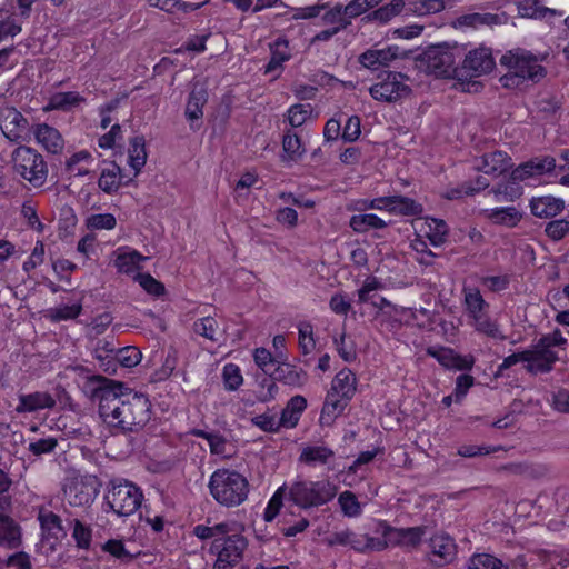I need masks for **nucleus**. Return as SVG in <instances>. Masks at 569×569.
I'll return each instance as SVG.
<instances>
[{
  "instance_id": "6",
  "label": "nucleus",
  "mask_w": 569,
  "mask_h": 569,
  "mask_svg": "<svg viewBox=\"0 0 569 569\" xmlns=\"http://www.w3.org/2000/svg\"><path fill=\"white\" fill-rule=\"evenodd\" d=\"M566 345L567 339L558 329L541 337L530 349L526 350V369L531 373L549 372L559 359L555 348Z\"/></svg>"
},
{
  "instance_id": "34",
  "label": "nucleus",
  "mask_w": 569,
  "mask_h": 569,
  "mask_svg": "<svg viewBox=\"0 0 569 569\" xmlns=\"http://www.w3.org/2000/svg\"><path fill=\"white\" fill-rule=\"evenodd\" d=\"M84 101V98L76 91L57 92L52 94L44 111L51 110H69Z\"/></svg>"
},
{
  "instance_id": "1",
  "label": "nucleus",
  "mask_w": 569,
  "mask_h": 569,
  "mask_svg": "<svg viewBox=\"0 0 569 569\" xmlns=\"http://www.w3.org/2000/svg\"><path fill=\"white\" fill-rule=\"evenodd\" d=\"M103 423L118 433L137 432L150 420L149 399L123 383L93 376L88 381Z\"/></svg>"
},
{
  "instance_id": "63",
  "label": "nucleus",
  "mask_w": 569,
  "mask_h": 569,
  "mask_svg": "<svg viewBox=\"0 0 569 569\" xmlns=\"http://www.w3.org/2000/svg\"><path fill=\"white\" fill-rule=\"evenodd\" d=\"M252 423L266 432H277L281 428V422L274 415L262 413L251 419Z\"/></svg>"
},
{
  "instance_id": "42",
  "label": "nucleus",
  "mask_w": 569,
  "mask_h": 569,
  "mask_svg": "<svg viewBox=\"0 0 569 569\" xmlns=\"http://www.w3.org/2000/svg\"><path fill=\"white\" fill-rule=\"evenodd\" d=\"M287 118L292 128H299L313 120V107L310 103L293 104L288 109Z\"/></svg>"
},
{
  "instance_id": "24",
  "label": "nucleus",
  "mask_w": 569,
  "mask_h": 569,
  "mask_svg": "<svg viewBox=\"0 0 569 569\" xmlns=\"http://www.w3.org/2000/svg\"><path fill=\"white\" fill-rule=\"evenodd\" d=\"M428 355L436 358L440 365L449 369L465 370L473 365L471 357H461L449 348H429Z\"/></svg>"
},
{
  "instance_id": "44",
  "label": "nucleus",
  "mask_w": 569,
  "mask_h": 569,
  "mask_svg": "<svg viewBox=\"0 0 569 569\" xmlns=\"http://www.w3.org/2000/svg\"><path fill=\"white\" fill-rule=\"evenodd\" d=\"M230 532L231 525L229 522H219L213 526L197 525L193 528V535L200 540L212 539V541H216Z\"/></svg>"
},
{
  "instance_id": "41",
  "label": "nucleus",
  "mask_w": 569,
  "mask_h": 569,
  "mask_svg": "<svg viewBox=\"0 0 569 569\" xmlns=\"http://www.w3.org/2000/svg\"><path fill=\"white\" fill-rule=\"evenodd\" d=\"M282 150H283V154H282L283 161H297L305 153V148L301 143L300 138L291 131H287L283 134Z\"/></svg>"
},
{
  "instance_id": "25",
  "label": "nucleus",
  "mask_w": 569,
  "mask_h": 569,
  "mask_svg": "<svg viewBox=\"0 0 569 569\" xmlns=\"http://www.w3.org/2000/svg\"><path fill=\"white\" fill-rule=\"evenodd\" d=\"M481 213L491 223L506 228L516 227L522 218L520 211L512 206L483 209Z\"/></svg>"
},
{
  "instance_id": "18",
  "label": "nucleus",
  "mask_w": 569,
  "mask_h": 569,
  "mask_svg": "<svg viewBox=\"0 0 569 569\" xmlns=\"http://www.w3.org/2000/svg\"><path fill=\"white\" fill-rule=\"evenodd\" d=\"M372 531L373 536L366 535L369 551H382L392 548V545H395V527H391L385 520H376Z\"/></svg>"
},
{
  "instance_id": "62",
  "label": "nucleus",
  "mask_w": 569,
  "mask_h": 569,
  "mask_svg": "<svg viewBox=\"0 0 569 569\" xmlns=\"http://www.w3.org/2000/svg\"><path fill=\"white\" fill-rule=\"evenodd\" d=\"M223 381L229 390H236L242 385L243 378L237 365L228 363L223 367Z\"/></svg>"
},
{
  "instance_id": "60",
  "label": "nucleus",
  "mask_w": 569,
  "mask_h": 569,
  "mask_svg": "<svg viewBox=\"0 0 569 569\" xmlns=\"http://www.w3.org/2000/svg\"><path fill=\"white\" fill-rule=\"evenodd\" d=\"M381 0H351L347 6L342 7L347 18L351 21L353 18L368 11Z\"/></svg>"
},
{
  "instance_id": "57",
  "label": "nucleus",
  "mask_w": 569,
  "mask_h": 569,
  "mask_svg": "<svg viewBox=\"0 0 569 569\" xmlns=\"http://www.w3.org/2000/svg\"><path fill=\"white\" fill-rule=\"evenodd\" d=\"M383 284L382 282L373 277H367L362 283V286L358 289V302L359 303H367L371 301L375 298V292L382 289Z\"/></svg>"
},
{
  "instance_id": "36",
  "label": "nucleus",
  "mask_w": 569,
  "mask_h": 569,
  "mask_svg": "<svg viewBox=\"0 0 569 569\" xmlns=\"http://www.w3.org/2000/svg\"><path fill=\"white\" fill-rule=\"evenodd\" d=\"M333 455V451L328 447L307 446L301 451L300 461L310 466L326 465Z\"/></svg>"
},
{
  "instance_id": "37",
  "label": "nucleus",
  "mask_w": 569,
  "mask_h": 569,
  "mask_svg": "<svg viewBox=\"0 0 569 569\" xmlns=\"http://www.w3.org/2000/svg\"><path fill=\"white\" fill-rule=\"evenodd\" d=\"M349 226L356 232H367L371 229H383L387 222L375 213H362L352 216Z\"/></svg>"
},
{
  "instance_id": "49",
  "label": "nucleus",
  "mask_w": 569,
  "mask_h": 569,
  "mask_svg": "<svg viewBox=\"0 0 569 569\" xmlns=\"http://www.w3.org/2000/svg\"><path fill=\"white\" fill-rule=\"evenodd\" d=\"M338 503L345 517L357 518L362 513V505L351 491H342L338 497Z\"/></svg>"
},
{
  "instance_id": "39",
  "label": "nucleus",
  "mask_w": 569,
  "mask_h": 569,
  "mask_svg": "<svg viewBox=\"0 0 569 569\" xmlns=\"http://www.w3.org/2000/svg\"><path fill=\"white\" fill-rule=\"evenodd\" d=\"M207 102V92L202 88H193L186 106V117L189 121L199 120L203 116V106Z\"/></svg>"
},
{
  "instance_id": "61",
  "label": "nucleus",
  "mask_w": 569,
  "mask_h": 569,
  "mask_svg": "<svg viewBox=\"0 0 569 569\" xmlns=\"http://www.w3.org/2000/svg\"><path fill=\"white\" fill-rule=\"evenodd\" d=\"M545 232L551 240L559 241L569 233V221L566 219L552 220L547 223Z\"/></svg>"
},
{
  "instance_id": "33",
  "label": "nucleus",
  "mask_w": 569,
  "mask_h": 569,
  "mask_svg": "<svg viewBox=\"0 0 569 569\" xmlns=\"http://www.w3.org/2000/svg\"><path fill=\"white\" fill-rule=\"evenodd\" d=\"M276 380L282 381L289 386H302L306 381V375L301 370H298L293 366L287 362L278 363L277 368H274L271 373Z\"/></svg>"
},
{
  "instance_id": "19",
  "label": "nucleus",
  "mask_w": 569,
  "mask_h": 569,
  "mask_svg": "<svg viewBox=\"0 0 569 569\" xmlns=\"http://www.w3.org/2000/svg\"><path fill=\"white\" fill-rule=\"evenodd\" d=\"M16 411L18 413H31L43 409H51L56 406L54 398L47 391H36L20 395Z\"/></svg>"
},
{
  "instance_id": "3",
  "label": "nucleus",
  "mask_w": 569,
  "mask_h": 569,
  "mask_svg": "<svg viewBox=\"0 0 569 569\" xmlns=\"http://www.w3.org/2000/svg\"><path fill=\"white\" fill-rule=\"evenodd\" d=\"M500 63L508 69L500 78L501 86L508 89L523 88L529 81L538 82L546 74L538 59L523 50L508 51L501 57Z\"/></svg>"
},
{
  "instance_id": "46",
  "label": "nucleus",
  "mask_w": 569,
  "mask_h": 569,
  "mask_svg": "<svg viewBox=\"0 0 569 569\" xmlns=\"http://www.w3.org/2000/svg\"><path fill=\"white\" fill-rule=\"evenodd\" d=\"M38 519L41 529L48 535L59 538L64 535L60 518L48 509H40Z\"/></svg>"
},
{
  "instance_id": "29",
  "label": "nucleus",
  "mask_w": 569,
  "mask_h": 569,
  "mask_svg": "<svg viewBox=\"0 0 569 569\" xmlns=\"http://www.w3.org/2000/svg\"><path fill=\"white\" fill-rule=\"evenodd\" d=\"M93 161L89 151L80 150L66 159V171L73 177H84L90 173Z\"/></svg>"
},
{
  "instance_id": "53",
  "label": "nucleus",
  "mask_w": 569,
  "mask_h": 569,
  "mask_svg": "<svg viewBox=\"0 0 569 569\" xmlns=\"http://www.w3.org/2000/svg\"><path fill=\"white\" fill-rule=\"evenodd\" d=\"M298 340L303 355H309L316 349L313 327L311 323L300 322L298 325Z\"/></svg>"
},
{
  "instance_id": "4",
  "label": "nucleus",
  "mask_w": 569,
  "mask_h": 569,
  "mask_svg": "<svg viewBox=\"0 0 569 569\" xmlns=\"http://www.w3.org/2000/svg\"><path fill=\"white\" fill-rule=\"evenodd\" d=\"M142 499L141 489L127 479L113 478L107 485L106 503L119 517L133 515L140 508Z\"/></svg>"
},
{
  "instance_id": "51",
  "label": "nucleus",
  "mask_w": 569,
  "mask_h": 569,
  "mask_svg": "<svg viewBox=\"0 0 569 569\" xmlns=\"http://www.w3.org/2000/svg\"><path fill=\"white\" fill-rule=\"evenodd\" d=\"M84 222L92 231L112 230L117 226L116 217L111 213H93L88 216Z\"/></svg>"
},
{
  "instance_id": "64",
  "label": "nucleus",
  "mask_w": 569,
  "mask_h": 569,
  "mask_svg": "<svg viewBox=\"0 0 569 569\" xmlns=\"http://www.w3.org/2000/svg\"><path fill=\"white\" fill-rule=\"evenodd\" d=\"M134 279L150 295L160 296L164 291L163 284L149 273H138Z\"/></svg>"
},
{
  "instance_id": "5",
  "label": "nucleus",
  "mask_w": 569,
  "mask_h": 569,
  "mask_svg": "<svg viewBox=\"0 0 569 569\" xmlns=\"http://www.w3.org/2000/svg\"><path fill=\"white\" fill-rule=\"evenodd\" d=\"M463 308L468 323L477 331L491 338L502 339L497 322L489 316V303L483 299L479 289L465 287L462 289Z\"/></svg>"
},
{
  "instance_id": "2",
  "label": "nucleus",
  "mask_w": 569,
  "mask_h": 569,
  "mask_svg": "<svg viewBox=\"0 0 569 569\" xmlns=\"http://www.w3.org/2000/svg\"><path fill=\"white\" fill-rule=\"evenodd\" d=\"M212 499L221 507L236 508L248 500L250 483L244 475L231 468H218L208 480Z\"/></svg>"
},
{
  "instance_id": "47",
  "label": "nucleus",
  "mask_w": 569,
  "mask_h": 569,
  "mask_svg": "<svg viewBox=\"0 0 569 569\" xmlns=\"http://www.w3.org/2000/svg\"><path fill=\"white\" fill-rule=\"evenodd\" d=\"M321 22L322 24H326L328 28L335 29L338 32L346 29L350 24V20L343 12L342 6H336L327 10L321 16Z\"/></svg>"
},
{
  "instance_id": "50",
  "label": "nucleus",
  "mask_w": 569,
  "mask_h": 569,
  "mask_svg": "<svg viewBox=\"0 0 569 569\" xmlns=\"http://www.w3.org/2000/svg\"><path fill=\"white\" fill-rule=\"evenodd\" d=\"M405 9V0H390L372 13V18L381 23H387L399 16Z\"/></svg>"
},
{
  "instance_id": "12",
  "label": "nucleus",
  "mask_w": 569,
  "mask_h": 569,
  "mask_svg": "<svg viewBox=\"0 0 569 569\" xmlns=\"http://www.w3.org/2000/svg\"><path fill=\"white\" fill-rule=\"evenodd\" d=\"M369 92L375 100L393 102L409 96L410 88L403 74L389 72L383 80L371 86Z\"/></svg>"
},
{
  "instance_id": "43",
  "label": "nucleus",
  "mask_w": 569,
  "mask_h": 569,
  "mask_svg": "<svg viewBox=\"0 0 569 569\" xmlns=\"http://www.w3.org/2000/svg\"><path fill=\"white\" fill-rule=\"evenodd\" d=\"M422 206L411 198L403 196H392L391 214L396 216H418L422 212Z\"/></svg>"
},
{
  "instance_id": "16",
  "label": "nucleus",
  "mask_w": 569,
  "mask_h": 569,
  "mask_svg": "<svg viewBox=\"0 0 569 569\" xmlns=\"http://www.w3.org/2000/svg\"><path fill=\"white\" fill-rule=\"evenodd\" d=\"M555 167L556 160L552 157L535 158L517 167L512 171L511 178L515 181H523L550 172Z\"/></svg>"
},
{
  "instance_id": "52",
  "label": "nucleus",
  "mask_w": 569,
  "mask_h": 569,
  "mask_svg": "<svg viewBox=\"0 0 569 569\" xmlns=\"http://www.w3.org/2000/svg\"><path fill=\"white\" fill-rule=\"evenodd\" d=\"M81 303L60 305L48 310V318L52 321L72 320L81 313Z\"/></svg>"
},
{
  "instance_id": "15",
  "label": "nucleus",
  "mask_w": 569,
  "mask_h": 569,
  "mask_svg": "<svg viewBox=\"0 0 569 569\" xmlns=\"http://www.w3.org/2000/svg\"><path fill=\"white\" fill-rule=\"evenodd\" d=\"M27 127V119L16 108L3 107L0 109V129L8 140H21Z\"/></svg>"
},
{
  "instance_id": "40",
  "label": "nucleus",
  "mask_w": 569,
  "mask_h": 569,
  "mask_svg": "<svg viewBox=\"0 0 569 569\" xmlns=\"http://www.w3.org/2000/svg\"><path fill=\"white\" fill-rule=\"evenodd\" d=\"M147 161L146 143L142 137H134L130 140L129 146V166L134 170L137 176L144 167Z\"/></svg>"
},
{
  "instance_id": "8",
  "label": "nucleus",
  "mask_w": 569,
  "mask_h": 569,
  "mask_svg": "<svg viewBox=\"0 0 569 569\" xmlns=\"http://www.w3.org/2000/svg\"><path fill=\"white\" fill-rule=\"evenodd\" d=\"M337 490L336 485L328 480L300 481L291 487L290 495L296 505L309 508L327 503Z\"/></svg>"
},
{
  "instance_id": "7",
  "label": "nucleus",
  "mask_w": 569,
  "mask_h": 569,
  "mask_svg": "<svg viewBox=\"0 0 569 569\" xmlns=\"http://www.w3.org/2000/svg\"><path fill=\"white\" fill-rule=\"evenodd\" d=\"M13 169L17 174L32 187L40 188L47 182L48 166L43 157L30 147H18L12 153Z\"/></svg>"
},
{
  "instance_id": "32",
  "label": "nucleus",
  "mask_w": 569,
  "mask_h": 569,
  "mask_svg": "<svg viewBox=\"0 0 569 569\" xmlns=\"http://www.w3.org/2000/svg\"><path fill=\"white\" fill-rule=\"evenodd\" d=\"M193 331L213 342L220 341L224 333L217 319L210 316L196 320L193 323Z\"/></svg>"
},
{
  "instance_id": "38",
  "label": "nucleus",
  "mask_w": 569,
  "mask_h": 569,
  "mask_svg": "<svg viewBox=\"0 0 569 569\" xmlns=\"http://www.w3.org/2000/svg\"><path fill=\"white\" fill-rule=\"evenodd\" d=\"M348 401L349 400H345L343 397L329 391L321 411L320 420L323 423H330L343 411Z\"/></svg>"
},
{
  "instance_id": "13",
  "label": "nucleus",
  "mask_w": 569,
  "mask_h": 569,
  "mask_svg": "<svg viewBox=\"0 0 569 569\" xmlns=\"http://www.w3.org/2000/svg\"><path fill=\"white\" fill-rule=\"evenodd\" d=\"M495 59L487 47L475 48L465 56L461 73L466 77H480L491 72L495 68Z\"/></svg>"
},
{
  "instance_id": "30",
  "label": "nucleus",
  "mask_w": 569,
  "mask_h": 569,
  "mask_svg": "<svg viewBox=\"0 0 569 569\" xmlns=\"http://www.w3.org/2000/svg\"><path fill=\"white\" fill-rule=\"evenodd\" d=\"M330 392L350 400L356 392V376L349 369L340 370L332 380Z\"/></svg>"
},
{
  "instance_id": "9",
  "label": "nucleus",
  "mask_w": 569,
  "mask_h": 569,
  "mask_svg": "<svg viewBox=\"0 0 569 569\" xmlns=\"http://www.w3.org/2000/svg\"><path fill=\"white\" fill-rule=\"evenodd\" d=\"M247 547V539L232 531L212 541L210 551L216 556L213 569H233L241 561Z\"/></svg>"
},
{
  "instance_id": "22",
  "label": "nucleus",
  "mask_w": 569,
  "mask_h": 569,
  "mask_svg": "<svg viewBox=\"0 0 569 569\" xmlns=\"http://www.w3.org/2000/svg\"><path fill=\"white\" fill-rule=\"evenodd\" d=\"M397 57L398 50L395 47L373 48L360 54L359 62L367 69L378 70L387 67Z\"/></svg>"
},
{
  "instance_id": "45",
  "label": "nucleus",
  "mask_w": 569,
  "mask_h": 569,
  "mask_svg": "<svg viewBox=\"0 0 569 569\" xmlns=\"http://www.w3.org/2000/svg\"><path fill=\"white\" fill-rule=\"evenodd\" d=\"M20 540L18 526L8 517H0V546L14 548Z\"/></svg>"
},
{
  "instance_id": "21",
  "label": "nucleus",
  "mask_w": 569,
  "mask_h": 569,
  "mask_svg": "<svg viewBox=\"0 0 569 569\" xmlns=\"http://www.w3.org/2000/svg\"><path fill=\"white\" fill-rule=\"evenodd\" d=\"M531 213L541 219H549L560 214L565 209V201L552 196L532 198L530 201Z\"/></svg>"
},
{
  "instance_id": "14",
  "label": "nucleus",
  "mask_w": 569,
  "mask_h": 569,
  "mask_svg": "<svg viewBox=\"0 0 569 569\" xmlns=\"http://www.w3.org/2000/svg\"><path fill=\"white\" fill-rule=\"evenodd\" d=\"M512 167L511 158L503 151L485 152L473 159V168L485 174L499 177Z\"/></svg>"
},
{
  "instance_id": "54",
  "label": "nucleus",
  "mask_w": 569,
  "mask_h": 569,
  "mask_svg": "<svg viewBox=\"0 0 569 569\" xmlns=\"http://www.w3.org/2000/svg\"><path fill=\"white\" fill-rule=\"evenodd\" d=\"M117 349L111 341L99 340L94 348V358L100 361L101 367L109 370L110 363L116 360Z\"/></svg>"
},
{
  "instance_id": "59",
  "label": "nucleus",
  "mask_w": 569,
  "mask_h": 569,
  "mask_svg": "<svg viewBox=\"0 0 569 569\" xmlns=\"http://www.w3.org/2000/svg\"><path fill=\"white\" fill-rule=\"evenodd\" d=\"M253 359L256 365L266 373L271 375L273 372V367L276 363H279V359L271 355L269 350L266 348H257L253 352Z\"/></svg>"
},
{
  "instance_id": "11",
  "label": "nucleus",
  "mask_w": 569,
  "mask_h": 569,
  "mask_svg": "<svg viewBox=\"0 0 569 569\" xmlns=\"http://www.w3.org/2000/svg\"><path fill=\"white\" fill-rule=\"evenodd\" d=\"M64 499L72 507H88L98 495L96 480L91 477H72L63 489Z\"/></svg>"
},
{
  "instance_id": "10",
  "label": "nucleus",
  "mask_w": 569,
  "mask_h": 569,
  "mask_svg": "<svg viewBox=\"0 0 569 569\" xmlns=\"http://www.w3.org/2000/svg\"><path fill=\"white\" fill-rule=\"evenodd\" d=\"M461 56L459 46H437L425 53V61L428 72L436 77L450 78L458 76L456 67L457 59Z\"/></svg>"
},
{
  "instance_id": "17",
  "label": "nucleus",
  "mask_w": 569,
  "mask_h": 569,
  "mask_svg": "<svg viewBox=\"0 0 569 569\" xmlns=\"http://www.w3.org/2000/svg\"><path fill=\"white\" fill-rule=\"evenodd\" d=\"M413 227L420 237L427 238L435 247L441 246L448 233L445 221L433 218L419 219L415 222Z\"/></svg>"
},
{
  "instance_id": "31",
  "label": "nucleus",
  "mask_w": 569,
  "mask_h": 569,
  "mask_svg": "<svg viewBox=\"0 0 569 569\" xmlns=\"http://www.w3.org/2000/svg\"><path fill=\"white\" fill-rule=\"evenodd\" d=\"M426 535L425 527L396 528L393 547L416 548Z\"/></svg>"
},
{
  "instance_id": "56",
  "label": "nucleus",
  "mask_w": 569,
  "mask_h": 569,
  "mask_svg": "<svg viewBox=\"0 0 569 569\" xmlns=\"http://www.w3.org/2000/svg\"><path fill=\"white\" fill-rule=\"evenodd\" d=\"M142 360L141 351L133 346H128L118 349L116 352V360L124 368H132L140 363Z\"/></svg>"
},
{
  "instance_id": "28",
  "label": "nucleus",
  "mask_w": 569,
  "mask_h": 569,
  "mask_svg": "<svg viewBox=\"0 0 569 569\" xmlns=\"http://www.w3.org/2000/svg\"><path fill=\"white\" fill-rule=\"evenodd\" d=\"M307 407V400L302 396L292 397L283 408L279 421L283 428H295Z\"/></svg>"
},
{
  "instance_id": "26",
  "label": "nucleus",
  "mask_w": 569,
  "mask_h": 569,
  "mask_svg": "<svg viewBox=\"0 0 569 569\" xmlns=\"http://www.w3.org/2000/svg\"><path fill=\"white\" fill-rule=\"evenodd\" d=\"M326 542L328 546H350L352 549L357 551H369L367 548V538L365 536H359L350 529H343L341 531H336L331 533Z\"/></svg>"
},
{
  "instance_id": "35",
  "label": "nucleus",
  "mask_w": 569,
  "mask_h": 569,
  "mask_svg": "<svg viewBox=\"0 0 569 569\" xmlns=\"http://www.w3.org/2000/svg\"><path fill=\"white\" fill-rule=\"evenodd\" d=\"M99 188L106 193H113L118 191L121 186V169L116 163H109L101 171Z\"/></svg>"
},
{
  "instance_id": "23",
  "label": "nucleus",
  "mask_w": 569,
  "mask_h": 569,
  "mask_svg": "<svg viewBox=\"0 0 569 569\" xmlns=\"http://www.w3.org/2000/svg\"><path fill=\"white\" fill-rule=\"evenodd\" d=\"M114 267L121 273H133L141 268V263L147 260L137 250L130 247H119L114 252Z\"/></svg>"
},
{
  "instance_id": "27",
  "label": "nucleus",
  "mask_w": 569,
  "mask_h": 569,
  "mask_svg": "<svg viewBox=\"0 0 569 569\" xmlns=\"http://www.w3.org/2000/svg\"><path fill=\"white\" fill-rule=\"evenodd\" d=\"M429 547L432 556L440 559V565L450 562L455 558L456 543L453 539L446 533H437L431 537Z\"/></svg>"
},
{
  "instance_id": "55",
  "label": "nucleus",
  "mask_w": 569,
  "mask_h": 569,
  "mask_svg": "<svg viewBox=\"0 0 569 569\" xmlns=\"http://www.w3.org/2000/svg\"><path fill=\"white\" fill-rule=\"evenodd\" d=\"M468 569H509V568L498 558L487 555V553H480V555H475L470 558V560L468 562Z\"/></svg>"
},
{
  "instance_id": "58",
  "label": "nucleus",
  "mask_w": 569,
  "mask_h": 569,
  "mask_svg": "<svg viewBox=\"0 0 569 569\" xmlns=\"http://www.w3.org/2000/svg\"><path fill=\"white\" fill-rule=\"evenodd\" d=\"M149 4L153 8H158L170 13L179 11L188 12L198 8L192 3L182 2L180 0H149Z\"/></svg>"
},
{
  "instance_id": "48",
  "label": "nucleus",
  "mask_w": 569,
  "mask_h": 569,
  "mask_svg": "<svg viewBox=\"0 0 569 569\" xmlns=\"http://www.w3.org/2000/svg\"><path fill=\"white\" fill-rule=\"evenodd\" d=\"M497 16L490 13H468L459 17L456 24L459 28L477 29L481 26H491L497 23Z\"/></svg>"
},
{
  "instance_id": "20",
  "label": "nucleus",
  "mask_w": 569,
  "mask_h": 569,
  "mask_svg": "<svg viewBox=\"0 0 569 569\" xmlns=\"http://www.w3.org/2000/svg\"><path fill=\"white\" fill-rule=\"evenodd\" d=\"M34 139L47 152L58 154L63 151L64 139L53 127L41 123L33 130Z\"/></svg>"
}]
</instances>
